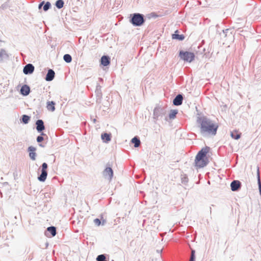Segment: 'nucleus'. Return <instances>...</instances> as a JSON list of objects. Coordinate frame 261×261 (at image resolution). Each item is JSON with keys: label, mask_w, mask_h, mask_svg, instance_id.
<instances>
[{"label": "nucleus", "mask_w": 261, "mask_h": 261, "mask_svg": "<svg viewBox=\"0 0 261 261\" xmlns=\"http://www.w3.org/2000/svg\"><path fill=\"white\" fill-rule=\"evenodd\" d=\"M55 72L51 69H49L48 70L47 73L46 75L45 79L46 81L50 82L53 80L55 77Z\"/></svg>", "instance_id": "13"}, {"label": "nucleus", "mask_w": 261, "mask_h": 261, "mask_svg": "<svg viewBox=\"0 0 261 261\" xmlns=\"http://www.w3.org/2000/svg\"><path fill=\"white\" fill-rule=\"evenodd\" d=\"M47 167H48V165L46 163H43L42 164L41 173L38 177V179L40 181L44 182L45 181L47 176V172L46 170Z\"/></svg>", "instance_id": "6"}, {"label": "nucleus", "mask_w": 261, "mask_h": 261, "mask_svg": "<svg viewBox=\"0 0 261 261\" xmlns=\"http://www.w3.org/2000/svg\"><path fill=\"white\" fill-rule=\"evenodd\" d=\"M188 181V178L187 176H185L182 178V183H187Z\"/></svg>", "instance_id": "33"}, {"label": "nucleus", "mask_w": 261, "mask_h": 261, "mask_svg": "<svg viewBox=\"0 0 261 261\" xmlns=\"http://www.w3.org/2000/svg\"><path fill=\"white\" fill-rule=\"evenodd\" d=\"M64 60L67 63H69L72 61V57L69 54H65L63 56Z\"/></svg>", "instance_id": "27"}, {"label": "nucleus", "mask_w": 261, "mask_h": 261, "mask_svg": "<svg viewBox=\"0 0 261 261\" xmlns=\"http://www.w3.org/2000/svg\"><path fill=\"white\" fill-rule=\"evenodd\" d=\"M64 2L63 0H57L56 2L55 6L59 9L62 8L64 6Z\"/></svg>", "instance_id": "26"}, {"label": "nucleus", "mask_w": 261, "mask_h": 261, "mask_svg": "<svg viewBox=\"0 0 261 261\" xmlns=\"http://www.w3.org/2000/svg\"><path fill=\"white\" fill-rule=\"evenodd\" d=\"M51 7V4L50 2H47L46 3L44 4V6L43 7V10L44 11H47Z\"/></svg>", "instance_id": "30"}, {"label": "nucleus", "mask_w": 261, "mask_h": 261, "mask_svg": "<svg viewBox=\"0 0 261 261\" xmlns=\"http://www.w3.org/2000/svg\"><path fill=\"white\" fill-rule=\"evenodd\" d=\"M7 7V4H3L1 7V8H2V9L4 10L5 9H6Z\"/></svg>", "instance_id": "35"}, {"label": "nucleus", "mask_w": 261, "mask_h": 261, "mask_svg": "<svg viewBox=\"0 0 261 261\" xmlns=\"http://www.w3.org/2000/svg\"><path fill=\"white\" fill-rule=\"evenodd\" d=\"M167 113V109L166 107L157 106L153 110V118L156 120L161 119L166 116Z\"/></svg>", "instance_id": "4"}, {"label": "nucleus", "mask_w": 261, "mask_h": 261, "mask_svg": "<svg viewBox=\"0 0 261 261\" xmlns=\"http://www.w3.org/2000/svg\"><path fill=\"white\" fill-rule=\"evenodd\" d=\"M228 30H229L228 29H226V30H223V33L225 34V33H227V31H228Z\"/></svg>", "instance_id": "39"}, {"label": "nucleus", "mask_w": 261, "mask_h": 261, "mask_svg": "<svg viewBox=\"0 0 261 261\" xmlns=\"http://www.w3.org/2000/svg\"><path fill=\"white\" fill-rule=\"evenodd\" d=\"M210 150V147L206 146L202 148L197 154L195 161L194 165L196 169L203 168L206 166L209 161L208 158L206 157V154Z\"/></svg>", "instance_id": "2"}, {"label": "nucleus", "mask_w": 261, "mask_h": 261, "mask_svg": "<svg viewBox=\"0 0 261 261\" xmlns=\"http://www.w3.org/2000/svg\"><path fill=\"white\" fill-rule=\"evenodd\" d=\"M34 66L32 64H28L24 67L23 72L25 74H30L34 72Z\"/></svg>", "instance_id": "8"}, {"label": "nucleus", "mask_w": 261, "mask_h": 261, "mask_svg": "<svg viewBox=\"0 0 261 261\" xmlns=\"http://www.w3.org/2000/svg\"><path fill=\"white\" fill-rule=\"evenodd\" d=\"M94 222L95 224L97 226H99L101 224L100 220L98 218L95 219L94 220Z\"/></svg>", "instance_id": "32"}, {"label": "nucleus", "mask_w": 261, "mask_h": 261, "mask_svg": "<svg viewBox=\"0 0 261 261\" xmlns=\"http://www.w3.org/2000/svg\"><path fill=\"white\" fill-rule=\"evenodd\" d=\"M183 100V96L181 94L177 95L173 100V104L174 106H178L182 104Z\"/></svg>", "instance_id": "12"}, {"label": "nucleus", "mask_w": 261, "mask_h": 261, "mask_svg": "<svg viewBox=\"0 0 261 261\" xmlns=\"http://www.w3.org/2000/svg\"><path fill=\"white\" fill-rule=\"evenodd\" d=\"M44 1H43L42 2H41L39 4V6H38V8L39 9H40L41 8V7H42V6L44 5Z\"/></svg>", "instance_id": "36"}, {"label": "nucleus", "mask_w": 261, "mask_h": 261, "mask_svg": "<svg viewBox=\"0 0 261 261\" xmlns=\"http://www.w3.org/2000/svg\"><path fill=\"white\" fill-rule=\"evenodd\" d=\"M179 56L181 59L187 62H191L195 59V54L193 53L187 51L180 50L179 53Z\"/></svg>", "instance_id": "5"}, {"label": "nucleus", "mask_w": 261, "mask_h": 261, "mask_svg": "<svg viewBox=\"0 0 261 261\" xmlns=\"http://www.w3.org/2000/svg\"><path fill=\"white\" fill-rule=\"evenodd\" d=\"M36 129L39 133L42 132L45 129L44 122L41 119H38L36 122Z\"/></svg>", "instance_id": "10"}, {"label": "nucleus", "mask_w": 261, "mask_h": 261, "mask_svg": "<svg viewBox=\"0 0 261 261\" xmlns=\"http://www.w3.org/2000/svg\"><path fill=\"white\" fill-rule=\"evenodd\" d=\"M55 102H54L53 101H48L47 102V108L48 110H51L53 112L55 110Z\"/></svg>", "instance_id": "22"}, {"label": "nucleus", "mask_w": 261, "mask_h": 261, "mask_svg": "<svg viewBox=\"0 0 261 261\" xmlns=\"http://www.w3.org/2000/svg\"><path fill=\"white\" fill-rule=\"evenodd\" d=\"M45 134L42 132L41 135L40 136H38L37 137L36 140H37V142L40 143L42 141H43L44 140V138L42 136H45Z\"/></svg>", "instance_id": "31"}, {"label": "nucleus", "mask_w": 261, "mask_h": 261, "mask_svg": "<svg viewBox=\"0 0 261 261\" xmlns=\"http://www.w3.org/2000/svg\"><path fill=\"white\" fill-rule=\"evenodd\" d=\"M47 231L51 233L52 237H55L56 235L57 230L55 226H51L47 227Z\"/></svg>", "instance_id": "20"}, {"label": "nucleus", "mask_w": 261, "mask_h": 261, "mask_svg": "<svg viewBox=\"0 0 261 261\" xmlns=\"http://www.w3.org/2000/svg\"><path fill=\"white\" fill-rule=\"evenodd\" d=\"M257 184L258 185L259 188V191H261V182H260V175H259V167H257Z\"/></svg>", "instance_id": "28"}, {"label": "nucleus", "mask_w": 261, "mask_h": 261, "mask_svg": "<svg viewBox=\"0 0 261 261\" xmlns=\"http://www.w3.org/2000/svg\"><path fill=\"white\" fill-rule=\"evenodd\" d=\"M101 139L103 140V142L108 143L111 141V134L108 133H103L101 135Z\"/></svg>", "instance_id": "18"}, {"label": "nucleus", "mask_w": 261, "mask_h": 261, "mask_svg": "<svg viewBox=\"0 0 261 261\" xmlns=\"http://www.w3.org/2000/svg\"><path fill=\"white\" fill-rule=\"evenodd\" d=\"M30 120V117L27 115H23L20 119L21 121L24 124H28Z\"/></svg>", "instance_id": "25"}, {"label": "nucleus", "mask_w": 261, "mask_h": 261, "mask_svg": "<svg viewBox=\"0 0 261 261\" xmlns=\"http://www.w3.org/2000/svg\"><path fill=\"white\" fill-rule=\"evenodd\" d=\"M100 63L103 66H107L110 64V58L108 56H103L101 58Z\"/></svg>", "instance_id": "16"}, {"label": "nucleus", "mask_w": 261, "mask_h": 261, "mask_svg": "<svg viewBox=\"0 0 261 261\" xmlns=\"http://www.w3.org/2000/svg\"><path fill=\"white\" fill-rule=\"evenodd\" d=\"M165 120L166 121H167V120H168V119H167V118L166 117L165 118Z\"/></svg>", "instance_id": "42"}, {"label": "nucleus", "mask_w": 261, "mask_h": 261, "mask_svg": "<svg viewBox=\"0 0 261 261\" xmlns=\"http://www.w3.org/2000/svg\"><path fill=\"white\" fill-rule=\"evenodd\" d=\"M191 254L192 255H195V250L191 249Z\"/></svg>", "instance_id": "37"}, {"label": "nucleus", "mask_w": 261, "mask_h": 261, "mask_svg": "<svg viewBox=\"0 0 261 261\" xmlns=\"http://www.w3.org/2000/svg\"><path fill=\"white\" fill-rule=\"evenodd\" d=\"M176 32H177V31L175 32V33ZM172 39L181 41L185 39V36L184 35H179L178 34L175 33L172 35Z\"/></svg>", "instance_id": "21"}, {"label": "nucleus", "mask_w": 261, "mask_h": 261, "mask_svg": "<svg viewBox=\"0 0 261 261\" xmlns=\"http://www.w3.org/2000/svg\"><path fill=\"white\" fill-rule=\"evenodd\" d=\"M30 93V88L27 85H23L20 89V93L23 96H27Z\"/></svg>", "instance_id": "15"}, {"label": "nucleus", "mask_w": 261, "mask_h": 261, "mask_svg": "<svg viewBox=\"0 0 261 261\" xmlns=\"http://www.w3.org/2000/svg\"><path fill=\"white\" fill-rule=\"evenodd\" d=\"M195 255L191 254L190 259L189 261H195Z\"/></svg>", "instance_id": "34"}, {"label": "nucleus", "mask_w": 261, "mask_h": 261, "mask_svg": "<svg viewBox=\"0 0 261 261\" xmlns=\"http://www.w3.org/2000/svg\"><path fill=\"white\" fill-rule=\"evenodd\" d=\"M95 92L96 95L97 101H100L102 98V93L101 91V87L99 84L96 85Z\"/></svg>", "instance_id": "14"}, {"label": "nucleus", "mask_w": 261, "mask_h": 261, "mask_svg": "<svg viewBox=\"0 0 261 261\" xmlns=\"http://www.w3.org/2000/svg\"><path fill=\"white\" fill-rule=\"evenodd\" d=\"M230 187L232 191H238L241 189V182L238 180H233L230 184Z\"/></svg>", "instance_id": "7"}, {"label": "nucleus", "mask_w": 261, "mask_h": 261, "mask_svg": "<svg viewBox=\"0 0 261 261\" xmlns=\"http://www.w3.org/2000/svg\"><path fill=\"white\" fill-rule=\"evenodd\" d=\"M129 21L134 26H141L145 22L144 16L138 13H134L130 15Z\"/></svg>", "instance_id": "3"}, {"label": "nucleus", "mask_w": 261, "mask_h": 261, "mask_svg": "<svg viewBox=\"0 0 261 261\" xmlns=\"http://www.w3.org/2000/svg\"><path fill=\"white\" fill-rule=\"evenodd\" d=\"M259 193H260V196H261V191H259Z\"/></svg>", "instance_id": "44"}, {"label": "nucleus", "mask_w": 261, "mask_h": 261, "mask_svg": "<svg viewBox=\"0 0 261 261\" xmlns=\"http://www.w3.org/2000/svg\"><path fill=\"white\" fill-rule=\"evenodd\" d=\"M36 148L32 146H29L28 148V151L29 152V156L31 160L35 161L37 155L35 151Z\"/></svg>", "instance_id": "9"}, {"label": "nucleus", "mask_w": 261, "mask_h": 261, "mask_svg": "<svg viewBox=\"0 0 261 261\" xmlns=\"http://www.w3.org/2000/svg\"><path fill=\"white\" fill-rule=\"evenodd\" d=\"M117 2H119L120 3V0H115Z\"/></svg>", "instance_id": "43"}, {"label": "nucleus", "mask_w": 261, "mask_h": 261, "mask_svg": "<svg viewBox=\"0 0 261 261\" xmlns=\"http://www.w3.org/2000/svg\"><path fill=\"white\" fill-rule=\"evenodd\" d=\"M230 136L232 138L236 140H238L241 137V134L235 130L231 132Z\"/></svg>", "instance_id": "23"}, {"label": "nucleus", "mask_w": 261, "mask_h": 261, "mask_svg": "<svg viewBox=\"0 0 261 261\" xmlns=\"http://www.w3.org/2000/svg\"><path fill=\"white\" fill-rule=\"evenodd\" d=\"M9 55L6 50L1 49L0 50V62H3L4 60L8 59Z\"/></svg>", "instance_id": "17"}, {"label": "nucleus", "mask_w": 261, "mask_h": 261, "mask_svg": "<svg viewBox=\"0 0 261 261\" xmlns=\"http://www.w3.org/2000/svg\"><path fill=\"white\" fill-rule=\"evenodd\" d=\"M178 113L177 110H171L169 114V118L170 119H173L176 117V115Z\"/></svg>", "instance_id": "24"}, {"label": "nucleus", "mask_w": 261, "mask_h": 261, "mask_svg": "<svg viewBox=\"0 0 261 261\" xmlns=\"http://www.w3.org/2000/svg\"><path fill=\"white\" fill-rule=\"evenodd\" d=\"M97 261H108L105 254H100L96 257Z\"/></svg>", "instance_id": "29"}, {"label": "nucleus", "mask_w": 261, "mask_h": 261, "mask_svg": "<svg viewBox=\"0 0 261 261\" xmlns=\"http://www.w3.org/2000/svg\"><path fill=\"white\" fill-rule=\"evenodd\" d=\"M39 146H40V147H44V145H43L42 144H39Z\"/></svg>", "instance_id": "40"}, {"label": "nucleus", "mask_w": 261, "mask_h": 261, "mask_svg": "<svg viewBox=\"0 0 261 261\" xmlns=\"http://www.w3.org/2000/svg\"><path fill=\"white\" fill-rule=\"evenodd\" d=\"M99 81H102V78L99 77Z\"/></svg>", "instance_id": "41"}, {"label": "nucleus", "mask_w": 261, "mask_h": 261, "mask_svg": "<svg viewBox=\"0 0 261 261\" xmlns=\"http://www.w3.org/2000/svg\"><path fill=\"white\" fill-rule=\"evenodd\" d=\"M249 261H252V260L251 259H250Z\"/></svg>", "instance_id": "45"}, {"label": "nucleus", "mask_w": 261, "mask_h": 261, "mask_svg": "<svg viewBox=\"0 0 261 261\" xmlns=\"http://www.w3.org/2000/svg\"><path fill=\"white\" fill-rule=\"evenodd\" d=\"M103 174L105 177H108L109 179L111 180L113 176V171L111 167H107L104 170Z\"/></svg>", "instance_id": "11"}, {"label": "nucleus", "mask_w": 261, "mask_h": 261, "mask_svg": "<svg viewBox=\"0 0 261 261\" xmlns=\"http://www.w3.org/2000/svg\"><path fill=\"white\" fill-rule=\"evenodd\" d=\"M151 16L153 17H158V15L155 13H151Z\"/></svg>", "instance_id": "38"}, {"label": "nucleus", "mask_w": 261, "mask_h": 261, "mask_svg": "<svg viewBox=\"0 0 261 261\" xmlns=\"http://www.w3.org/2000/svg\"><path fill=\"white\" fill-rule=\"evenodd\" d=\"M131 142L134 144V147L136 148L138 147L141 143L140 139L137 136L132 139Z\"/></svg>", "instance_id": "19"}, {"label": "nucleus", "mask_w": 261, "mask_h": 261, "mask_svg": "<svg viewBox=\"0 0 261 261\" xmlns=\"http://www.w3.org/2000/svg\"><path fill=\"white\" fill-rule=\"evenodd\" d=\"M196 121L202 136H214L216 135L218 125L214 121L206 116H199L197 117Z\"/></svg>", "instance_id": "1"}]
</instances>
